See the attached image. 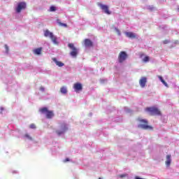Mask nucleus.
<instances>
[{
  "label": "nucleus",
  "mask_w": 179,
  "mask_h": 179,
  "mask_svg": "<svg viewBox=\"0 0 179 179\" xmlns=\"http://www.w3.org/2000/svg\"><path fill=\"white\" fill-rule=\"evenodd\" d=\"M41 51H43V48H38L34 50V53L36 55H41Z\"/></svg>",
  "instance_id": "obj_16"
},
{
  "label": "nucleus",
  "mask_w": 179,
  "mask_h": 179,
  "mask_svg": "<svg viewBox=\"0 0 179 179\" xmlns=\"http://www.w3.org/2000/svg\"><path fill=\"white\" fill-rule=\"evenodd\" d=\"M158 78L159 79V80L162 82V83H163V85L166 87H169V84H167L166 83V81L164 80V79H163V77H162L161 76H158Z\"/></svg>",
  "instance_id": "obj_17"
},
{
  "label": "nucleus",
  "mask_w": 179,
  "mask_h": 179,
  "mask_svg": "<svg viewBox=\"0 0 179 179\" xmlns=\"http://www.w3.org/2000/svg\"><path fill=\"white\" fill-rule=\"evenodd\" d=\"M53 62H55V64L57 65V66H59V68H62V66H65V64H64L62 62L58 61V59H57V58L54 57L52 59Z\"/></svg>",
  "instance_id": "obj_14"
},
{
  "label": "nucleus",
  "mask_w": 179,
  "mask_h": 179,
  "mask_svg": "<svg viewBox=\"0 0 179 179\" xmlns=\"http://www.w3.org/2000/svg\"><path fill=\"white\" fill-rule=\"evenodd\" d=\"M146 83H148V78L146 77H142L139 80L141 87H145V86H146Z\"/></svg>",
  "instance_id": "obj_10"
},
{
  "label": "nucleus",
  "mask_w": 179,
  "mask_h": 179,
  "mask_svg": "<svg viewBox=\"0 0 179 179\" xmlns=\"http://www.w3.org/2000/svg\"><path fill=\"white\" fill-rule=\"evenodd\" d=\"M90 115H92V113H90Z\"/></svg>",
  "instance_id": "obj_39"
},
{
  "label": "nucleus",
  "mask_w": 179,
  "mask_h": 179,
  "mask_svg": "<svg viewBox=\"0 0 179 179\" xmlns=\"http://www.w3.org/2000/svg\"><path fill=\"white\" fill-rule=\"evenodd\" d=\"M73 89L75 92H80L83 89V87L80 84V83H75L73 85Z\"/></svg>",
  "instance_id": "obj_12"
},
{
  "label": "nucleus",
  "mask_w": 179,
  "mask_h": 179,
  "mask_svg": "<svg viewBox=\"0 0 179 179\" xmlns=\"http://www.w3.org/2000/svg\"><path fill=\"white\" fill-rule=\"evenodd\" d=\"M3 110H5V108H3L1 107V112H0L1 114H2V112L3 111Z\"/></svg>",
  "instance_id": "obj_34"
},
{
  "label": "nucleus",
  "mask_w": 179,
  "mask_h": 179,
  "mask_svg": "<svg viewBox=\"0 0 179 179\" xmlns=\"http://www.w3.org/2000/svg\"><path fill=\"white\" fill-rule=\"evenodd\" d=\"M44 36L50 38L52 43H53L55 45H58V44H59L57 36L54 35V33L50 31V30L46 29L44 31Z\"/></svg>",
  "instance_id": "obj_2"
},
{
  "label": "nucleus",
  "mask_w": 179,
  "mask_h": 179,
  "mask_svg": "<svg viewBox=\"0 0 179 179\" xmlns=\"http://www.w3.org/2000/svg\"><path fill=\"white\" fill-rule=\"evenodd\" d=\"M119 178H124L125 177H128V174L124 173L118 176Z\"/></svg>",
  "instance_id": "obj_22"
},
{
  "label": "nucleus",
  "mask_w": 179,
  "mask_h": 179,
  "mask_svg": "<svg viewBox=\"0 0 179 179\" xmlns=\"http://www.w3.org/2000/svg\"><path fill=\"white\" fill-rule=\"evenodd\" d=\"M50 12H55V10H57V7H55V6H51L50 7Z\"/></svg>",
  "instance_id": "obj_20"
},
{
  "label": "nucleus",
  "mask_w": 179,
  "mask_h": 179,
  "mask_svg": "<svg viewBox=\"0 0 179 179\" xmlns=\"http://www.w3.org/2000/svg\"><path fill=\"white\" fill-rule=\"evenodd\" d=\"M124 34L128 38H136V34L134 32L124 31Z\"/></svg>",
  "instance_id": "obj_13"
},
{
  "label": "nucleus",
  "mask_w": 179,
  "mask_h": 179,
  "mask_svg": "<svg viewBox=\"0 0 179 179\" xmlns=\"http://www.w3.org/2000/svg\"><path fill=\"white\" fill-rule=\"evenodd\" d=\"M169 41L168 40L164 41V44H169Z\"/></svg>",
  "instance_id": "obj_30"
},
{
  "label": "nucleus",
  "mask_w": 179,
  "mask_h": 179,
  "mask_svg": "<svg viewBox=\"0 0 179 179\" xmlns=\"http://www.w3.org/2000/svg\"><path fill=\"white\" fill-rule=\"evenodd\" d=\"M69 129V126L66 122H61L56 129V134L58 136H62Z\"/></svg>",
  "instance_id": "obj_1"
},
{
  "label": "nucleus",
  "mask_w": 179,
  "mask_h": 179,
  "mask_svg": "<svg viewBox=\"0 0 179 179\" xmlns=\"http://www.w3.org/2000/svg\"><path fill=\"white\" fill-rule=\"evenodd\" d=\"M60 92H61L62 94H66V93H68V90H66V87H62L60 89Z\"/></svg>",
  "instance_id": "obj_18"
},
{
  "label": "nucleus",
  "mask_w": 179,
  "mask_h": 179,
  "mask_svg": "<svg viewBox=\"0 0 179 179\" xmlns=\"http://www.w3.org/2000/svg\"><path fill=\"white\" fill-rule=\"evenodd\" d=\"M29 128L31 129H36V124H31L30 126H29Z\"/></svg>",
  "instance_id": "obj_25"
},
{
  "label": "nucleus",
  "mask_w": 179,
  "mask_h": 179,
  "mask_svg": "<svg viewBox=\"0 0 179 179\" xmlns=\"http://www.w3.org/2000/svg\"><path fill=\"white\" fill-rule=\"evenodd\" d=\"M147 111L151 114V115H160V110L157 108L151 107L147 108Z\"/></svg>",
  "instance_id": "obj_8"
},
{
  "label": "nucleus",
  "mask_w": 179,
  "mask_h": 179,
  "mask_svg": "<svg viewBox=\"0 0 179 179\" xmlns=\"http://www.w3.org/2000/svg\"><path fill=\"white\" fill-rule=\"evenodd\" d=\"M24 138L25 139H28V141H33V137H31V135L29 134H25L24 135Z\"/></svg>",
  "instance_id": "obj_19"
},
{
  "label": "nucleus",
  "mask_w": 179,
  "mask_h": 179,
  "mask_svg": "<svg viewBox=\"0 0 179 179\" xmlns=\"http://www.w3.org/2000/svg\"><path fill=\"white\" fill-rule=\"evenodd\" d=\"M26 6H27L26 2L20 1L14 6V10L15 13H20L22 10H24V9H26Z\"/></svg>",
  "instance_id": "obj_5"
},
{
  "label": "nucleus",
  "mask_w": 179,
  "mask_h": 179,
  "mask_svg": "<svg viewBox=\"0 0 179 179\" xmlns=\"http://www.w3.org/2000/svg\"><path fill=\"white\" fill-rule=\"evenodd\" d=\"M100 83H101V85H104V83H107V79H101Z\"/></svg>",
  "instance_id": "obj_24"
},
{
  "label": "nucleus",
  "mask_w": 179,
  "mask_h": 179,
  "mask_svg": "<svg viewBox=\"0 0 179 179\" xmlns=\"http://www.w3.org/2000/svg\"><path fill=\"white\" fill-rule=\"evenodd\" d=\"M8 89H10V87H8Z\"/></svg>",
  "instance_id": "obj_38"
},
{
  "label": "nucleus",
  "mask_w": 179,
  "mask_h": 179,
  "mask_svg": "<svg viewBox=\"0 0 179 179\" xmlns=\"http://www.w3.org/2000/svg\"><path fill=\"white\" fill-rule=\"evenodd\" d=\"M124 111L125 113H131V109H129L128 107H124Z\"/></svg>",
  "instance_id": "obj_26"
},
{
  "label": "nucleus",
  "mask_w": 179,
  "mask_h": 179,
  "mask_svg": "<svg viewBox=\"0 0 179 179\" xmlns=\"http://www.w3.org/2000/svg\"><path fill=\"white\" fill-rule=\"evenodd\" d=\"M128 58V54L125 51H122L119 53L118 55V62L120 64H122V62H124V61H127V59Z\"/></svg>",
  "instance_id": "obj_7"
},
{
  "label": "nucleus",
  "mask_w": 179,
  "mask_h": 179,
  "mask_svg": "<svg viewBox=\"0 0 179 179\" xmlns=\"http://www.w3.org/2000/svg\"><path fill=\"white\" fill-rule=\"evenodd\" d=\"M98 179H103V178H99Z\"/></svg>",
  "instance_id": "obj_37"
},
{
  "label": "nucleus",
  "mask_w": 179,
  "mask_h": 179,
  "mask_svg": "<svg viewBox=\"0 0 179 179\" xmlns=\"http://www.w3.org/2000/svg\"><path fill=\"white\" fill-rule=\"evenodd\" d=\"M98 5L101 8V9H102V10L105 12V13L110 15V10H108V6L100 3Z\"/></svg>",
  "instance_id": "obj_11"
},
{
  "label": "nucleus",
  "mask_w": 179,
  "mask_h": 179,
  "mask_svg": "<svg viewBox=\"0 0 179 179\" xmlns=\"http://www.w3.org/2000/svg\"><path fill=\"white\" fill-rule=\"evenodd\" d=\"M61 26H64V27H66V24L65 23H60Z\"/></svg>",
  "instance_id": "obj_32"
},
{
  "label": "nucleus",
  "mask_w": 179,
  "mask_h": 179,
  "mask_svg": "<svg viewBox=\"0 0 179 179\" xmlns=\"http://www.w3.org/2000/svg\"><path fill=\"white\" fill-rule=\"evenodd\" d=\"M39 111L41 114H44L48 120H51V118H54V116L55 115L54 114V111L48 110V108L47 107H43L41 108Z\"/></svg>",
  "instance_id": "obj_4"
},
{
  "label": "nucleus",
  "mask_w": 179,
  "mask_h": 179,
  "mask_svg": "<svg viewBox=\"0 0 179 179\" xmlns=\"http://www.w3.org/2000/svg\"><path fill=\"white\" fill-rule=\"evenodd\" d=\"M178 43V41H176V42H175V44H177Z\"/></svg>",
  "instance_id": "obj_35"
},
{
  "label": "nucleus",
  "mask_w": 179,
  "mask_h": 179,
  "mask_svg": "<svg viewBox=\"0 0 179 179\" xmlns=\"http://www.w3.org/2000/svg\"><path fill=\"white\" fill-rule=\"evenodd\" d=\"M71 159H69V158H66L64 159V163H66V162H69Z\"/></svg>",
  "instance_id": "obj_31"
},
{
  "label": "nucleus",
  "mask_w": 179,
  "mask_h": 179,
  "mask_svg": "<svg viewBox=\"0 0 179 179\" xmlns=\"http://www.w3.org/2000/svg\"><path fill=\"white\" fill-rule=\"evenodd\" d=\"M165 163H166V167H169V166L171 164V155H166V160Z\"/></svg>",
  "instance_id": "obj_15"
},
{
  "label": "nucleus",
  "mask_w": 179,
  "mask_h": 179,
  "mask_svg": "<svg viewBox=\"0 0 179 179\" xmlns=\"http://www.w3.org/2000/svg\"><path fill=\"white\" fill-rule=\"evenodd\" d=\"M4 48L6 50V54H8L9 53V47L8 46V45H5Z\"/></svg>",
  "instance_id": "obj_23"
},
{
  "label": "nucleus",
  "mask_w": 179,
  "mask_h": 179,
  "mask_svg": "<svg viewBox=\"0 0 179 179\" xmlns=\"http://www.w3.org/2000/svg\"><path fill=\"white\" fill-rule=\"evenodd\" d=\"M84 46L85 48H92L93 47V41L89 38H86L84 41Z\"/></svg>",
  "instance_id": "obj_9"
},
{
  "label": "nucleus",
  "mask_w": 179,
  "mask_h": 179,
  "mask_svg": "<svg viewBox=\"0 0 179 179\" xmlns=\"http://www.w3.org/2000/svg\"><path fill=\"white\" fill-rule=\"evenodd\" d=\"M148 9L149 10H153L155 9V7H154L153 6H149L148 7Z\"/></svg>",
  "instance_id": "obj_28"
},
{
  "label": "nucleus",
  "mask_w": 179,
  "mask_h": 179,
  "mask_svg": "<svg viewBox=\"0 0 179 179\" xmlns=\"http://www.w3.org/2000/svg\"><path fill=\"white\" fill-rule=\"evenodd\" d=\"M16 86H17L16 85H14L13 86V87H16Z\"/></svg>",
  "instance_id": "obj_36"
},
{
  "label": "nucleus",
  "mask_w": 179,
  "mask_h": 179,
  "mask_svg": "<svg viewBox=\"0 0 179 179\" xmlns=\"http://www.w3.org/2000/svg\"><path fill=\"white\" fill-rule=\"evenodd\" d=\"M12 173L13 174H17L19 172L17 171H13Z\"/></svg>",
  "instance_id": "obj_33"
},
{
  "label": "nucleus",
  "mask_w": 179,
  "mask_h": 179,
  "mask_svg": "<svg viewBox=\"0 0 179 179\" xmlns=\"http://www.w3.org/2000/svg\"><path fill=\"white\" fill-rule=\"evenodd\" d=\"M68 47L70 50H72L70 52V55L73 57V58H76V57H78V53L79 52V49L76 48L73 43H69Z\"/></svg>",
  "instance_id": "obj_6"
},
{
  "label": "nucleus",
  "mask_w": 179,
  "mask_h": 179,
  "mask_svg": "<svg viewBox=\"0 0 179 179\" xmlns=\"http://www.w3.org/2000/svg\"><path fill=\"white\" fill-rule=\"evenodd\" d=\"M143 61H144V62H148L149 57L148 56L145 57L143 59Z\"/></svg>",
  "instance_id": "obj_27"
},
{
  "label": "nucleus",
  "mask_w": 179,
  "mask_h": 179,
  "mask_svg": "<svg viewBox=\"0 0 179 179\" xmlns=\"http://www.w3.org/2000/svg\"><path fill=\"white\" fill-rule=\"evenodd\" d=\"M178 10H179V7H178Z\"/></svg>",
  "instance_id": "obj_40"
},
{
  "label": "nucleus",
  "mask_w": 179,
  "mask_h": 179,
  "mask_svg": "<svg viewBox=\"0 0 179 179\" xmlns=\"http://www.w3.org/2000/svg\"><path fill=\"white\" fill-rule=\"evenodd\" d=\"M137 120L140 122V124H138V128L141 129H152V127L148 124V120L146 119L138 117Z\"/></svg>",
  "instance_id": "obj_3"
},
{
  "label": "nucleus",
  "mask_w": 179,
  "mask_h": 179,
  "mask_svg": "<svg viewBox=\"0 0 179 179\" xmlns=\"http://www.w3.org/2000/svg\"><path fill=\"white\" fill-rule=\"evenodd\" d=\"M115 31H116L117 36H121V31H120L118 28L115 27Z\"/></svg>",
  "instance_id": "obj_21"
},
{
  "label": "nucleus",
  "mask_w": 179,
  "mask_h": 179,
  "mask_svg": "<svg viewBox=\"0 0 179 179\" xmlns=\"http://www.w3.org/2000/svg\"><path fill=\"white\" fill-rule=\"evenodd\" d=\"M39 90H41V92H45V88H44V87H41L39 88Z\"/></svg>",
  "instance_id": "obj_29"
}]
</instances>
